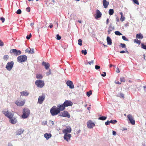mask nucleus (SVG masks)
<instances>
[{"label":"nucleus","mask_w":146,"mask_h":146,"mask_svg":"<svg viewBox=\"0 0 146 146\" xmlns=\"http://www.w3.org/2000/svg\"><path fill=\"white\" fill-rule=\"evenodd\" d=\"M81 52L82 54H84V55H86L87 54V50H82L81 51Z\"/></svg>","instance_id":"ea45409f"},{"label":"nucleus","mask_w":146,"mask_h":146,"mask_svg":"<svg viewBox=\"0 0 146 146\" xmlns=\"http://www.w3.org/2000/svg\"><path fill=\"white\" fill-rule=\"evenodd\" d=\"M111 28V27H109V28L108 30V33L109 34H110V32L112 31V30H110V28Z\"/></svg>","instance_id":"13d9d810"},{"label":"nucleus","mask_w":146,"mask_h":146,"mask_svg":"<svg viewBox=\"0 0 146 146\" xmlns=\"http://www.w3.org/2000/svg\"><path fill=\"white\" fill-rule=\"evenodd\" d=\"M95 68L96 70H98L100 68V66L98 65H96L95 66Z\"/></svg>","instance_id":"3c124183"},{"label":"nucleus","mask_w":146,"mask_h":146,"mask_svg":"<svg viewBox=\"0 0 146 146\" xmlns=\"http://www.w3.org/2000/svg\"><path fill=\"white\" fill-rule=\"evenodd\" d=\"M44 136L46 139L48 140L51 137L52 135L51 133H46L44 134Z\"/></svg>","instance_id":"4be33fe9"},{"label":"nucleus","mask_w":146,"mask_h":146,"mask_svg":"<svg viewBox=\"0 0 146 146\" xmlns=\"http://www.w3.org/2000/svg\"><path fill=\"white\" fill-rule=\"evenodd\" d=\"M36 78L38 79H42L43 78V76L41 74H37L36 75Z\"/></svg>","instance_id":"a878e982"},{"label":"nucleus","mask_w":146,"mask_h":146,"mask_svg":"<svg viewBox=\"0 0 146 146\" xmlns=\"http://www.w3.org/2000/svg\"><path fill=\"white\" fill-rule=\"evenodd\" d=\"M51 72L50 70H49L48 73H46V74L47 75H49L50 74H51Z\"/></svg>","instance_id":"e2e57ef3"},{"label":"nucleus","mask_w":146,"mask_h":146,"mask_svg":"<svg viewBox=\"0 0 146 146\" xmlns=\"http://www.w3.org/2000/svg\"><path fill=\"white\" fill-rule=\"evenodd\" d=\"M82 41L80 39H79L78 40V44L80 46H82Z\"/></svg>","instance_id":"72a5a7b5"},{"label":"nucleus","mask_w":146,"mask_h":146,"mask_svg":"<svg viewBox=\"0 0 146 146\" xmlns=\"http://www.w3.org/2000/svg\"><path fill=\"white\" fill-rule=\"evenodd\" d=\"M15 104L18 106H23L25 103V100L17 101L15 102Z\"/></svg>","instance_id":"ddd939ff"},{"label":"nucleus","mask_w":146,"mask_h":146,"mask_svg":"<svg viewBox=\"0 0 146 146\" xmlns=\"http://www.w3.org/2000/svg\"><path fill=\"white\" fill-rule=\"evenodd\" d=\"M22 113V117L23 119H26L29 116L30 113V111L28 108H25L23 109Z\"/></svg>","instance_id":"f03ea898"},{"label":"nucleus","mask_w":146,"mask_h":146,"mask_svg":"<svg viewBox=\"0 0 146 146\" xmlns=\"http://www.w3.org/2000/svg\"><path fill=\"white\" fill-rule=\"evenodd\" d=\"M87 127L90 129L92 128L95 126V124L92 121H89L87 123Z\"/></svg>","instance_id":"9b49d317"},{"label":"nucleus","mask_w":146,"mask_h":146,"mask_svg":"<svg viewBox=\"0 0 146 146\" xmlns=\"http://www.w3.org/2000/svg\"><path fill=\"white\" fill-rule=\"evenodd\" d=\"M51 115L52 116L56 115L60 113L58 108L56 106H54L50 109V111Z\"/></svg>","instance_id":"7ed1b4c3"},{"label":"nucleus","mask_w":146,"mask_h":146,"mask_svg":"<svg viewBox=\"0 0 146 146\" xmlns=\"http://www.w3.org/2000/svg\"><path fill=\"white\" fill-rule=\"evenodd\" d=\"M115 34L117 35H122V34L119 31H115Z\"/></svg>","instance_id":"7c9ffc66"},{"label":"nucleus","mask_w":146,"mask_h":146,"mask_svg":"<svg viewBox=\"0 0 146 146\" xmlns=\"http://www.w3.org/2000/svg\"><path fill=\"white\" fill-rule=\"evenodd\" d=\"M141 47L144 49H146V43H142L141 44Z\"/></svg>","instance_id":"bb28decb"},{"label":"nucleus","mask_w":146,"mask_h":146,"mask_svg":"<svg viewBox=\"0 0 146 146\" xmlns=\"http://www.w3.org/2000/svg\"><path fill=\"white\" fill-rule=\"evenodd\" d=\"M119 52L121 53H124L125 52H127L128 54L129 53L128 51L127 50H126V51H124V50H122V51H120Z\"/></svg>","instance_id":"58836bf2"},{"label":"nucleus","mask_w":146,"mask_h":146,"mask_svg":"<svg viewBox=\"0 0 146 146\" xmlns=\"http://www.w3.org/2000/svg\"><path fill=\"white\" fill-rule=\"evenodd\" d=\"M81 131L80 129H79L78 131H77V134H78Z\"/></svg>","instance_id":"774afa93"},{"label":"nucleus","mask_w":146,"mask_h":146,"mask_svg":"<svg viewBox=\"0 0 146 146\" xmlns=\"http://www.w3.org/2000/svg\"><path fill=\"white\" fill-rule=\"evenodd\" d=\"M94 63V60H92L91 61L88 62V63L90 64L91 65V63L93 64Z\"/></svg>","instance_id":"052dcab7"},{"label":"nucleus","mask_w":146,"mask_h":146,"mask_svg":"<svg viewBox=\"0 0 146 146\" xmlns=\"http://www.w3.org/2000/svg\"><path fill=\"white\" fill-rule=\"evenodd\" d=\"M95 17L96 19L100 18L102 16V13L99 10H96V13L95 14Z\"/></svg>","instance_id":"f3484780"},{"label":"nucleus","mask_w":146,"mask_h":146,"mask_svg":"<svg viewBox=\"0 0 146 146\" xmlns=\"http://www.w3.org/2000/svg\"><path fill=\"white\" fill-rule=\"evenodd\" d=\"M119 97H121L122 98H124V95L123 93H120L119 94Z\"/></svg>","instance_id":"79ce46f5"},{"label":"nucleus","mask_w":146,"mask_h":146,"mask_svg":"<svg viewBox=\"0 0 146 146\" xmlns=\"http://www.w3.org/2000/svg\"><path fill=\"white\" fill-rule=\"evenodd\" d=\"M26 11L28 12H29L30 11V7H27L26 9Z\"/></svg>","instance_id":"4d7b16f0"},{"label":"nucleus","mask_w":146,"mask_h":146,"mask_svg":"<svg viewBox=\"0 0 146 146\" xmlns=\"http://www.w3.org/2000/svg\"><path fill=\"white\" fill-rule=\"evenodd\" d=\"M60 115L63 117H67L68 118L70 117V113L66 111H64L63 112L60 113Z\"/></svg>","instance_id":"423d86ee"},{"label":"nucleus","mask_w":146,"mask_h":146,"mask_svg":"<svg viewBox=\"0 0 146 146\" xmlns=\"http://www.w3.org/2000/svg\"><path fill=\"white\" fill-rule=\"evenodd\" d=\"M102 3L103 6L105 8H107L109 4V2L107 0H103Z\"/></svg>","instance_id":"6ab92c4d"},{"label":"nucleus","mask_w":146,"mask_h":146,"mask_svg":"<svg viewBox=\"0 0 146 146\" xmlns=\"http://www.w3.org/2000/svg\"><path fill=\"white\" fill-rule=\"evenodd\" d=\"M127 117L131 124L133 125H135V121L132 116L130 114H128L127 115Z\"/></svg>","instance_id":"9d476101"},{"label":"nucleus","mask_w":146,"mask_h":146,"mask_svg":"<svg viewBox=\"0 0 146 146\" xmlns=\"http://www.w3.org/2000/svg\"><path fill=\"white\" fill-rule=\"evenodd\" d=\"M72 82L71 81L68 80L66 82V84L70 89H73L74 88V85Z\"/></svg>","instance_id":"dca6fc26"},{"label":"nucleus","mask_w":146,"mask_h":146,"mask_svg":"<svg viewBox=\"0 0 146 146\" xmlns=\"http://www.w3.org/2000/svg\"><path fill=\"white\" fill-rule=\"evenodd\" d=\"M14 62L13 61L8 62L6 66V68L8 70L10 71L13 67Z\"/></svg>","instance_id":"6e6552de"},{"label":"nucleus","mask_w":146,"mask_h":146,"mask_svg":"<svg viewBox=\"0 0 146 146\" xmlns=\"http://www.w3.org/2000/svg\"><path fill=\"white\" fill-rule=\"evenodd\" d=\"M35 84L38 87L42 88L44 86L45 84L44 81L39 80L35 81Z\"/></svg>","instance_id":"39448f33"},{"label":"nucleus","mask_w":146,"mask_h":146,"mask_svg":"<svg viewBox=\"0 0 146 146\" xmlns=\"http://www.w3.org/2000/svg\"><path fill=\"white\" fill-rule=\"evenodd\" d=\"M111 28V27H109V28L108 30V33L109 34H110V32L112 31V30H110V28Z\"/></svg>","instance_id":"bf43d9fd"},{"label":"nucleus","mask_w":146,"mask_h":146,"mask_svg":"<svg viewBox=\"0 0 146 146\" xmlns=\"http://www.w3.org/2000/svg\"><path fill=\"white\" fill-rule=\"evenodd\" d=\"M9 58V56L8 55H5L3 57V59L5 60H7Z\"/></svg>","instance_id":"2f4dec72"},{"label":"nucleus","mask_w":146,"mask_h":146,"mask_svg":"<svg viewBox=\"0 0 146 146\" xmlns=\"http://www.w3.org/2000/svg\"><path fill=\"white\" fill-rule=\"evenodd\" d=\"M31 33H30L29 35L27 36L26 38L27 39H29L31 38Z\"/></svg>","instance_id":"c03bdc74"},{"label":"nucleus","mask_w":146,"mask_h":146,"mask_svg":"<svg viewBox=\"0 0 146 146\" xmlns=\"http://www.w3.org/2000/svg\"><path fill=\"white\" fill-rule=\"evenodd\" d=\"M10 53L11 54L13 53V54L17 56L19 55L21 53V51L20 50H17L16 49H12L10 50Z\"/></svg>","instance_id":"0eeeda50"},{"label":"nucleus","mask_w":146,"mask_h":146,"mask_svg":"<svg viewBox=\"0 0 146 146\" xmlns=\"http://www.w3.org/2000/svg\"><path fill=\"white\" fill-rule=\"evenodd\" d=\"M134 42L136 43L139 44H140L141 43V41L137 39H135L134 40Z\"/></svg>","instance_id":"c85d7f7f"},{"label":"nucleus","mask_w":146,"mask_h":146,"mask_svg":"<svg viewBox=\"0 0 146 146\" xmlns=\"http://www.w3.org/2000/svg\"><path fill=\"white\" fill-rule=\"evenodd\" d=\"M17 61L20 63L25 62L27 60V57L25 55H21L17 58Z\"/></svg>","instance_id":"20e7f679"},{"label":"nucleus","mask_w":146,"mask_h":146,"mask_svg":"<svg viewBox=\"0 0 146 146\" xmlns=\"http://www.w3.org/2000/svg\"><path fill=\"white\" fill-rule=\"evenodd\" d=\"M0 20L2 21V23H3L5 21V19L3 17H2L0 18Z\"/></svg>","instance_id":"a18cd8bd"},{"label":"nucleus","mask_w":146,"mask_h":146,"mask_svg":"<svg viewBox=\"0 0 146 146\" xmlns=\"http://www.w3.org/2000/svg\"><path fill=\"white\" fill-rule=\"evenodd\" d=\"M71 131V128L70 127L68 126L66 129H63L62 132L64 134H67L68 133H70Z\"/></svg>","instance_id":"f8f14e48"},{"label":"nucleus","mask_w":146,"mask_h":146,"mask_svg":"<svg viewBox=\"0 0 146 146\" xmlns=\"http://www.w3.org/2000/svg\"><path fill=\"white\" fill-rule=\"evenodd\" d=\"M65 106L64 105V104H61L57 106V108L59 110V111L60 112L61 111H63L65 109Z\"/></svg>","instance_id":"2eb2a0df"},{"label":"nucleus","mask_w":146,"mask_h":146,"mask_svg":"<svg viewBox=\"0 0 146 146\" xmlns=\"http://www.w3.org/2000/svg\"><path fill=\"white\" fill-rule=\"evenodd\" d=\"M30 53L33 54L34 53V49H30Z\"/></svg>","instance_id":"864d4df0"},{"label":"nucleus","mask_w":146,"mask_h":146,"mask_svg":"<svg viewBox=\"0 0 146 146\" xmlns=\"http://www.w3.org/2000/svg\"><path fill=\"white\" fill-rule=\"evenodd\" d=\"M45 96L44 94H42L39 96L38 99V103L39 104H41L44 100Z\"/></svg>","instance_id":"1a4fd4ad"},{"label":"nucleus","mask_w":146,"mask_h":146,"mask_svg":"<svg viewBox=\"0 0 146 146\" xmlns=\"http://www.w3.org/2000/svg\"><path fill=\"white\" fill-rule=\"evenodd\" d=\"M125 20V17L124 16H121V18H120V21L123 22Z\"/></svg>","instance_id":"f704fd0d"},{"label":"nucleus","mask_w":146,"mask_h":146,"mask_svg":"<svg viewBox=\"0 0 146 146\" xmlns=\"http://www.w3.org/2000/svg\"><path fill=\"white\" fill-rule=\"evenodd\" d=\"M114 13L113 10L112 9H110L109 10V13L110 15H112Z\"/></svg>","instance_id":"cd10ccee"},{"label":"nucleus","mask_w":146,"mask_h":146,"mask_svg":"<svg viewBox=\"0 0 146 146\" xmlns=\"http://www.w3.org/2000/svg\"><path fill=\"white\" fill-rule=\"evenodd\" d=\"M110 123H111L113 124H115V123L117 122V121L116 120H111L110 121Z\"/></svg>","instance_id":"e433bc0d"},{"label":"nucleus","mask_w":146,"mask_h":146,"mask_svg":"<svg viewBox=\"0 0 146 146\" xmlns=\"http://www.w3.org/2000/svg\"><path fill=\"white\" fill-rule=\"evenodd\" d=\"M102 76L104 77L106 76V73L105 72H103V74H101Z\"/></svg>","instance_id":"5fc2aeb1"},{"label":"nucleus","mask_w":146,"mask_h":146,"mask_svg":"<svg viewBox=\"0 0 146 146\" xmlns=\"http://www.w3.org/2000/svg\"><path fill=\"white\" fill-rule=\"evenodd\" d=\"M120 45L121 47L122 48H125L126 47V45L124 43H120Z\"/></svg>","instance_id":"4c0bfd02"},{"label":"nucleus","mask_w":146,"mask_h":146,"mask_svg":"<svg viewBox=\"0 0 146 146\" xmlns=\"http://www.w3.org/2000/svg\"><path fill=\"white\" fill-rule=\"evenodd\" d=\"M24 131V130L22 129H18L16 132V135H20L23 134Z\"/></svg>","instance_id":"a211bd4d"},{"label":"nucleus","mask_w":146,"mask_h":146,"mask_svg":"<svg viewBox=\"0 0 146 146\" xmlns=\"http://www.w3.org/2000/svg\"><path fill=\"white\" fill-rule=\"evenodd\" d=\"M92 94V92L91 90L90 91L88 92H87L86 93V95L88 97H89L90 95H91Z\"/></svg>","instance_id":"473e14b6"},{"label":"nucleus","mask_w":146,"mask_h":146,"mask_svg":"<svg viewBox=\"0 0 146 146\" xmlns=\"http://www.w3.org/2000/svg\"><path fill=\"white\" fill-rule=\"evenodd\" d=\"M133 2L134 3H135L137 5H139V3L138 2V1L137 0H133Z\"/></svg>","instance_id":"49530a36"},{"label":"nucleus","mask_w":146,"mask_h":146,"mask_svg":"<svg viewBox=\"0 0 146 146\" xmlns=\"http://www.w3.org/2000/svg\"><path fill=\"white\" fill-rule=\"evenodd\" d=\"M49 123L51 125H54V122L53 121L50 120V121H49Z\"/></svg>","instance_id":"09e8293b"},{"label":"nucleus","mask_w":146,"mask_h":146,"mask_svg":"<svg viewBox=\"0 0 146 146\" xmlns=\"http://www.w3.org/2000/svg\"><path fill=\"white\" fill-rule=\"evenodd\" d=\"M47 121H44L42 122V125H47Z\"/></svg>","instance_id":"8fccbe9b"},{"label":"nucleus","mask_w":146,"mask_h":146,"mask_svg":"<svg viewBox=\"0 0 146 146\" xmlns=\"http://www.w3.org/2000/svg\"><path fill=\"white\" fill-rule=\"evenodd\" d=\"M115 83L116 84H121V83L119 82V81H117L116 82H115Z\"/></svg>","instance_id":"338daca9"},{"label":"nucleus","mask_w":146,"mask_h":146,"mask_svg":"<svg viewBox=\"0 0 146 146\" xmlns=\"http://www.w3.org/2000/svg\"><path fill=\"white\" fill-rule=\"evenodd\" d=\"M71 136V135L70 134H64V138L65 140L66 141H68L69 140H70Z\"/></svg>","instance_id":"aec40b11"},{"label":"nucleus","mask_w":146,"mask_h":146,"mask_svg":"<svg viewBox=\"0 0 146 146\" xmlns=\"http://www.w3.org/2000/svg\"><path fill=\"white\" fill-rule=\"evenodd\" d=\"M143 35L141 33L137 34L136 35V38L139 39H142L143 38Z\"/></svg>","instance_id":"393cba45"},{"label":"nucleus","mask_w":146,"mask_h":146,"mask_svg":"<svg viewBox=\"0 0 146 146\" xmlns=\"http://www.w3.org/2000/svg\"><path fill=\"white\" fill-rule=\"evenodd\" d=\"M21 95L24 96H27L29 94L28 92L27 91H25L20 92Z\"/></svg>","instance_id":"5701e85b"},{"label":"nucleus","mask_w":146,"mask_h":146,"mask_svg":"<svg viewBox=\"0 0 146 146\" xmlns=\"http://www.w3.org/2000/svg\"><path fill=\"white\" fill-rule=\"evenodd\" d=\"M65 107L71 106L73 104V103L69 100H66L63 103Z\"/></svg>","instance_id":"4468645a"},{"label":"nucleus","mask_w":146,"mask_h":146,"mask_svg":"<svg viewBox=\"0 0 146 146\" xmlns=\"http://www.w3.org/2000/svg\"><path fill=\"white\" fill-rule=\"evenodd\" d=\"M113 135H116V132L114 131H113Z\"/></svg>","instance_id":"69168bd1"},{"label":"nucleus","mask_w":146,"mask_h":146,"mask_svg":"<svg viewBox=\"0 0 146 146\" xmlns=\"http://www.w3.org/2000/svg\"><path fill=\"white\" fill-rule=\"evenodd\" d=\"M25 52H28L29 53H30V50H29L28 48H27Z\"/></svg>","instance_id":"680f3d73"},{"label":"nucleus","mask_w":146,"mask_h":146,"mask_svg":"<svg viewBox=\"0 0 146 146\" xmlns=\"http://www.w3.org/2000/svg\"><path fill=\"white\" fill-rule=\"evenodd\" d=\"M21 13V9H19L17 10L16 12V13L18 14H20Z\"/></svg>","instance_id":"a19ab883"},{"label":"nucleus","mask_w":146,"mask_h":146,"mask_svg":"<svg viewBox=\"0 0 146 146\" xmlns=\"http://www.w3.org/2000/svg\"><path fill=\"white\" fill-rule=\"evenodd\" d=\"M56 36V39L58 40H60L61 38V37L60 36H59L58 34Z\"/></svg>","instance_id":"37998d69"},{"label":"nucleus","mask_w":146,"mask_h":146,"mask_svg":"<svg viewBox=\"0 0 146 146\" xmlns=\"http://www.w3.org/2000/svg\"><path fill=\"white\" fill-rule=\"evenodd\" d=\"M122 39L124 40L125 41H128V39L126 38V37L124 36H122Z\"/></svg>","instance_id":"de8ad7c7"},{"label":"nucleus","mask_w":146,"mask_h":146,"mask_svg":"<svg viewBox=\"0 0 146 146\" xmlns=\"http://www.w3.org/2000/svg\"><path fill=\"white\" fill-rule=\"evenodd\" d=\"M42 64L45 66V69L46 70L48 69L50 66V64L49 63L44 61L42 62Z\"/></svg>","instance_id":"412c9836"},{"label":"nucleus","mask_w":146,"mask_h":146,"mask_svg":"<svg viewBox=\"0 0 146 146\" xmlns=\"http://www.w3.org/2000/svg\"><path fill=\"white\" fill-rule=\"evenodd\" d=\"M4 45V43L3 41L0 40V46H3Z\"/></svg>","instance_id":"603ef678"},{"label":"nucleus","mask_w":146,"mask_h":146,"mask_svg":"<svg viewBox=\"0 0 146 146\" xmlns=\"http://www.w3.org/2000/svg\"><path fill=\"white\" fill-rule=\"evenodd\" d=\"M120 81L122 82H125V79L124 77H121L120 78Z\"/></svg>","instance_id":"c9c22d12"},{"label":"nucleus","mask_w":146,"mask_h":146,"mask_svg":"<svg viewBox=\"0 0 146 146\" xmlns=\"http://www.w3.org/2000/svg\"><path fill=\"white\" fill-rule=\"evenodd\" d=\"M53 25L51 23L50 24V25L49 26V27L50 28H52V27H53Z\"/></svg>","instance_id":"0e129e2a"},{"label":"nucleus","mask_w":146,"mask_h":146,"mask_svg":"<svg viewBox=\"0 0 146 146\" xmlns=\"http://www.w3.org/2000/svg\"><path fill=\"white\" fill-rule=\"evenodd\" d=\"M107 41L108 44L109 45H111L112 44L111 40L109 36H107Z\"/></svg>","instance_id":"b1692460"},{"label":"nucleus","mask_w":146,"mask_h":146,"mask_svg":"<svg viewBox=\"0 0 146 146\" xmlns=\"http://www.w3.org/2000/svg\"><path fill=\"white\" fill-rule=\"evenodd\" d=\"M2 112L6 117L10 119V122L12 124H15L17 123V120L16 118L13 117V115L8 111L7 110H5L3 111Z\"/></svg>","instance_id":"f257e3e1"},{"label":"nucleus","mask_w":146,"mask_h":146,"mask_svg":"<svg viewBox=\"0 0 146 146\" xmlns=\"http://www.w3.org/2000/svg\"><path fill=\"white\" fill-rule=\"evenodd\" d=\"M107 118V117L106 116H102L100 117L99 118V119L102 120H106Z\"/></svg>","instance_id":"c756f323"},{"label":"nucleus","mask_w":146,"mask_h":146,"mask_svg":"<svg viewBox=\"0 0 146 146\" xmlns=\"http://www.w3.org/2000/svg\"><path fill=\"white\" fill-rule=\"evenodd\" d=\"M110 123V121H107L105 122V124L106 125H109Z\"/></svg>","instance_id":"6e6d98bb"}]
</instances>
